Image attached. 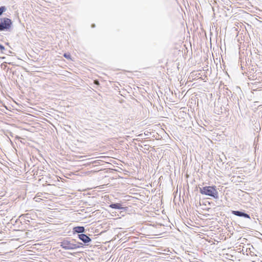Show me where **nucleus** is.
Wrapping results in <instances>:
<instances>
[{
  "label": "nucleus",
  "instance_id": "1",
  "mask_svg": "<svg viewBox=\"0 0 262 262\" xmlns=\"http://www.w3.org/2000/svg\"><path fill=\"white\" fill-rule=\"evenodd\" d=\"M60 247L64 250H76L84 247V244L82 243L77 242L76 239H70L69 238H64L60 243Z\"/></svg>",
  "mask_w": 262,
  "mask_h": 262
},
{
  "label": "nucleus",
  "instance_id": "2",
  "mask_svg": "<svg viewBox=\"0 0 262 262\" xmlns=\"http://www.w3.org/2000/svg\"><path fill=\"white\" fill-rule=\"evenodd\" d=\"M199 191L202 194L208 195L215 199L219 198V193L215 186L200 187Z\"/></svg>",
  "mask_w": 262,
  "mask_h": 262
},
{
  "label": "nucleus",
  "instance_id": "3",
  "mask_svg": "<svg viewBox=\"0 0 262 262\" xmlns=\"http://www.w3.org/2000/svg\"><path fill=\"white\" fill-rule=\"evenodd\" d=\"M12 26V21L7 17L0 18V31H7Z\"/></svg>",
  "mask_w": 262,
  "mask_h": 262
},
{
  "label": "nucleus",
  "instance_id": "4",
  "mask_svg": "<svg viewBox=\"0 0 262 262\" xmlns=\"http://www.w3.org/2000/svg\"><path fill=\"white\" fill-rule=\"evenodd\" d=\"M231 213L237 216L251 220L249 214L246 213L244 211L232 210Z\"/></svg>",
  "mask_w": 262,
  "mask_h": 262
},
{
  "label": "nucleus",
  "instance_id": "5",
  "mask_svg": "<svg viewBox=\"0 0 262 262\" xmlns=\"http://www.w3.org/2000/svg\"><path fill=\"white\" fill-rule=\"evenodd\" d=\"M78 237L85 245H88V244L92 241L91 238L88 235L84 233L78 234Z\"/></svg>",
  "mask_w": 262,
  "mask_h": 262
},
{
  "label": "nucleus",
  "instance_id": "6",
  "mask_svg": "<svg viewBox=\"0 0 262 262\" xmlns=\"http://www.w3.org/2000/svg\"><path fill=\"white\" fill-rule=\"evenodd\" d=\"M85 232V229L83 226H76L73 228V232L74 234H83Z\"/></svg>",
  "mask_w": 262,
  "mask_h": 262
},
{
  "label": "nucleus",
  "instance_id": "7",
  "mask_svg": "<svg viewBox=\"0 0 262 262\" xmlns=\"http://www.w3.org/2000/svg\"><path fill=\"white\" fill-rule=\"evenodd\" d=\"M19 217L25 220V222L26 224H29L30 222L29 219H32L31 217V214L30 213H26L21 214Z\"/></svg>",
  "mask_w": 262,
  "mask_h": 262
},
{
  "label": "nucleus",
  "instance_id": "8",
  "mask_svg": "<svg viewBox=\"0 0 262 262\" xmlns=\"http://www.w3.org/2000/svg\"><path fill=\"white\" fill-rule=\"evenodd\" d=\"M109 207L113 209H124V207H123L121 204L120 203H112L110 205Z\"/></svg>",
  "mask_w": 262,
  "mask_h": 262
},
{
  "label": "nucleus",
  "instance_id": "9",
  "mask_svg": "<svg viewBox=\"0 0 262 262\" xmlns=\"http://www.w3.org/2000/svg\"><path fill=\"white\" fill-rule=\"evenodd\" d=\"M7 10V8L6 6H1L0 7V16L3 14V13L6 12Z\"/></svg>",
  "mask_w": 262,
  "mask_h": 262
},
{
  "label": "nucleus",
  "instance_id": "10",
  "mask_svg": "<svg viewBox=\"0 0 262 262\" xmlns=\"http://www.w3.org/2000/svg\"><path fill=\"white\" fill-rule=\"evenodd\" d=\"M63 56L67 59H71V55L69 53H64Z\"/></svg>",
  "mask_w": 262,
  "mask_h": 262
},
{
  "label": "nucleus",
  "instance_id": "11",
  "mask_svg": "<svg viewBox=\"0 0 262 262\" xmlns=\"http://www.w3.org/2000/svg\"><path fill=\"white\" fill-rule=\"evenodd\" d=\"M5 50V47L2 45V44H0V50L2 53H3V51Z\"/></svg>",
  "mask_w": 262,
  "mask_h": 262
},
{
  "label": "nucleus",
  "instance_id": "12",
  "mask_svg": "<svg viewBox=\"0 0 262 262\" xmlns=\"http://www.w3.org/2000/svg\"><path fill=\"white\" fill-rule=\"evenodd\" d=\"M95 27V24H93L92 25V27L94 28Z\"/></svg>",
  "mask_w": 262,
  "mask_h": 262
}]
</instances>
